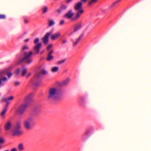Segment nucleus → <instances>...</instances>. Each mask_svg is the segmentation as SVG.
<instances>
[{
    "instance_id": "nucleus-6",
    "label": "nucleus",
    "mask_w": 151,
    "mask_h": 151,
    "mask_svg": "<svg viewBox=\"0 0 151 151\" xmlns=\"http://www.w3.org/2000/svg\"><path fill=\"white\" fill-rule=\"evenodd\" d=\"M34 123V119L31 117H28L24 121V125L27 129H30Z\"/></svg>"
},
{
    "instance_id": "nucleus-34",
    "label": "nucleus",
    "mask_w": 151,
    "mask_h": 151,
    "mask_svg": "<svg viewBox=\"0 0 151 151\" xmlns=\"http://www.w3.org/2000/svg\"><path fill=\"white\" fill-rule=\"evenodd\" d=\"M52 44H50L47 47V50H49L52 47Z\"/></svg>"
},
{
    "instance_id": "nucleus-48",
    "label": "nucleus",
    "mask_w": 151,
    "mask_h": 151,
    "mask_svg": "<svg viewBox=\"0 0 151 151\" xmlns=\"http://www.w3.org/2000/svg\"><path fill=\"white\" fill-rule=\"evenodd\" d=\"M5 151H9V150H5Z\"/></svg>"
},
{
    "instance_id": "nucleus-46",
    "label": "nucleus",
    "mask_w": 151,
    "mask_h": 151,
    "mask_svg": "<svg viewBox=\"0 0 151 151\" xmlns=\"http://www.w3.org/2000/svg\"><path fill=\"white\" fill-rule=\"evenodd\" d=\"M72 0H68L67 1V3H68L70 2Z\"/></svg>"
},
{
    "instance_id": "nucleus-17",
    "label": "nucleus",
    "mask_w": 151,
    "mask_h": 151,
    "mask_svg": "<svg viewBox=\"0 0 151 151\" xmlns=\"http://www.w3.org/2000/svg\"><path fill=\"white\" fill-rule=\"evenodd\" d=\"M74 14V13H72V10H71L65 14L64 16V18L68 17V19H71L72 17Z\"/></svg>"
},
{
    "instance_id": "nucleus-29",
    "label": "nucleus",
    "mask_w": 151,
    "mask_h": 151,
    "mask_svg": "<svg viewBox=\"0 0 151 151\" xmlns=\"http://www.w3.org/2000/svg\"><path fill=\"white\" fill-rule=\"evenodd\" d=\"M55 24V22L53 20H50L49 22V26L51 27Z\"/></svg>"
},
{
    "instance_id": "nucleus-44",
    "label": "nucleus",
    "mask_w": 151,
    "mask_h": 151,
    "mask_svg": "<svg viewBox=\"0 0 151 151\" xmlns=\"http://www.w3.org/2000/svg\"><path fill=\"white\" fill-rule=\"evenodd\" d=\"M28 21L27 20V19H25V20H24V23L26 24H27V23H28Z\"/></svg>"
},
{
    "instance_id": "nucleus-20",
    "label": "nucleus",
    "mask_w": 151,
    "mask_h": 151,
    "mask_svg": "<svg viewBox=\"0 0 151 151\" xmlns=\"http://www.w3.org/2000/svg\"><path fill=\"white\" fill-rule=\"evenodd\" d=\"M61 35L60 33L59 32L57 33L52 35L51 36V39L52 40H55L57 39Z\"/></svg>"
},
{
    "instance_id": "nucleus-24",
    "label": "nucleus",
    "mask_w": 151,
    "mask_h": 151,
    "mask_svg": "<svg viewBox=\"0 0 151 151\" xmlns=\"http://www.w3.org/2000/svg\"><path fill=\"white\" fill-rule=\"evenodd\" d=\"M54 58V57L52 55L48 54L46 60L47 61H50Z\"/></svg>"
},
{
    "instance_id": "nucleus-9",
    "label": "nucleus",
    "mask_w": 151,
    "mask_h": 151,
    "mask_svg": "<svg viewBox=\"0 0 151 151\" xmlns=\"http://www.w3.org/2000/svg\"><path fill=\"white\" fill-rule=\"evenodd\" d=\"M3 75L0 73V86H3L7 83L8 79L6 77H3Z\"/></svg>"
},
{
    "instance_id": "nucleus-16",
    "label": "nucleus",
    "mask_w": 151,
    "mask_h": 151,
    "mask_svg": "<svg viewBox=\"0 0 151 151\" xmlns=\"http://www.w3.org/2000/svg\"><path fill=\"white\" fill-rule=\"evenodd\" d=\"M68 6L65 4L62 5L60 8L56 10V11L58 12L59 14L62 13L63 12L67 9Z\"/></svg>"
},
{
    "instance_id": "nucleus-14",
    "label": "nucleus",
    "mask_w": 151,
    "mask_h": 151,
    "mask_svg": "<svg viewBox=\"0 0 151 151\" xmlns=\"http://www.w3.org/2000/svg\"><path fill=\"white\" fill-rule=\"evenodd\" d=\"M91 129H88L83 135L82 137L83 140H85L91 135Z\"/></svg>"
},
{
    "instance_id": "nucleus-26",
    "label": "nucleus",
    "mask_w": 151,
    "mask_h": 151,
    "mask_svg": "<svg viewBox=\"0 0 151 151\" xmlns=\"http://www.w3.org/2000/svg\"><path fill=\"white\" fill-rule=\"evenodd\" d=\"M122 0H118V1H116L115 2H114L112 5V7H112L114 6H117L119 5V3L121 2Z\"/></svg>"
},
{
    "instance_id": "nucleus-27",
    "label": "nucleus",
    "mask_w": 151,
    "mask_h": 151,
    "mask_svg": "<svg viewBox=\"0 0 151 151\" xmlns=\"http://www.w3.org/2000/svg\"><path fill=\"white\" fill-rule=\"evenodd\" d=\"M48 10V7L47 6H45L43 8H42V13L43 14L46 13L47 12Z\"/></svg>"
},
{
    "instance_id": "nucleus-28",
    "label": "nucleus",
    "mask_w": 151,
    "mask_h": 151,
    "mask_svg": "<svg viewBox=\"0 0 151 151\" xmlns=\"http://www.w3.org/2000/svg\"><path fill=\"white\" fill-rule=\"evenodd\" d=\"M27 72V69L26 68L24 67L22 68V76H23L25 75Z\"/></svg>"
},
{
    "instance_id": "nucleus-19",
    "label": "nucleus",
    "mask_w": 151,
    "mask_h": 151,
    "mask_svg": "<svg viewBox=\"0 0 151 151\" xmlns=\"http://www.w3.org/2000/svg\"><path fill=\"white\" fill-rule=\"evenodd\" d=\"M82 26L81 24H79L77 25L75 27L74 31L70 33L69 35V36H70L73 32H75L77 30L80 29L82 27Z\"/></svg>"
},
{
    "instance_id": "nucleus-1",
    "label": "nucleus",
    "mask_w": 151,
    "mask_h": 151,
    "mask_svg": "<svg viewBox=\"0 0 151 151\" xmlns=\"http://www.w3.org/2000/svg\"><path fill=\"white\" fill-rule=\"evenodd\" d=\"M29 48L28 46H25L22 49V52H23L24 57L22 59H21L23 57L22 53H21L17 54L16 57V59L18 60L17 64H20L22 63H27L28 64H30L32 62V60L31 57L33 54L32 51H30L27 54V52L24 51L25 50H28Z\"/></svg>"
},
{
    "instance_id": "nucleus-36",
    "label": "nucleus",
    "mask_w": 151,
    "mask_h": 151,
    "mask_svg": "<svg viewBox=\"0 0 151 151\" xmlns=\"http://www.w3.org/2000/svg\"><path fill=\"white\" fill-rule=\"evenodd\" d=\"M64 22L65 21L64 20H61L60 22V25H62L64 23Z\"/></svg>"
},
{
    "instance_id": "nucleus-18",
    "label": "nucleus",
    "mask_w": 151,
    "mask_h": 151,
    "mask_svg": "<svg viewBox=\"0 0 151 151\" xmlns=\"http://www.w3.org/2000/svg\"><path fill=\"white\" fill-rule=\"evenodd\" d=\"M83 34H82L81 35L78 39H75V40H76V42H75L74 40L73 39H71V41L73 43L74 46L75 47L77 45L78 43L79 42V41L80 40H81V37L83 36Z\"/></svg>"
},
{
    "instance_id": "nucleus-33",
    "label": "nucleus",
    "mask_w": 151,
    "mask_h": 151,
    "mask_svg": "<svg viewBox=\"0 0 151 151\" xmlns=\"http://www.w3.org/2000/svg\"><path fill=\"white\" fill-rule=\"evenodd\" d=\"M0 142L1 143H3L4 142V138L2 137H0ZM1 148V145L0 144V149Z\"/></svg>"
},
{
    "instance_id": "nucleus-38",
    "label": "nucleus",
    "mask_w": 151,
    "mask_h": 151,
    "mask_svg": "<svg viewBox=\"0 0 151 151\" xmlns=\"http://www.w3.org/2000/svg\"><path fill=\"white\" fill-rule=\"evenodd\" d=\"M20 82L19 81L16 82L15 83V85L16 86H19L20 84Z\"/></svg>"
},
{
    "instance_id": "nucleus-37",
    "label": "nucleus",
    "mask_w": 151,
    "mask_h": 151,
    "mask_svg": "<svg viewBox=\"0 0 151 151\" xmlns=\"http://www.w3.org/2000/svg\"><path fill=\"white\" fill-rule=\"evenodd\" d=\"M65 61V60H63L58 62V63L59 64H61L63 63Z\"/></svg>"
},
{
    "instance_id": "nucleus-42",
    "label": "nucleus",
    "mask_w": 151,
    "mask_h": 151,
    "mask_svg": "<svg viewBox=\"0 0 151 151\" xmlns=\"http://www.w3.org/2000/svg\"><path fill=\"white\" fill-rule=\"evenodd\" d=\"M53 52V50H51L48 53V54L52 55V54Z\"/></svg>"
},
{
    "instance_id": "nucleus-15",
    "label": "nucleus",
    "mask_w": 151,
    "mask_h": 151,
    "mask_svg": "<svg viewBox=\"0 0 151 151\" xmlns=\"http://www.w3.org/2000/svg\"><path fill=\"white\" fill-rule=\"evenodd\" d=\"M77 13L76 16L72 18V20L73 21H76L80 17L81 15L83 12V10H81L80 11H77Z\"/></svg>"
},
{
    "instance_id": "nucleus-22",
    "label": "nucleus",
    "mask_w": 151,
    "mask_h": 151,
    "mask_svg": "<svg viewBox=\"0 0 151 151\" xmlns=\"http://www.w3.org/2000/svg\"><path fill=\"white\" fill-rule=\"evenodd\" d=\"M70 79L68 78L64 80L61 83L60 85L64 86L66 85L69 81Z\"/></svg>"
},
{
    "instance_id": "nucleus-8",
    "label": "nucleus",
    "mask_w": 151,
    "mask_h": 151,
    "mask_svg": "<svg viewBox=\"0 0 151 151\" xmlns=\"http://www.w3.org/2000/svg\"><path fill=\"white\" fill-rule=\"evenodd\" d=\"M41 112V106L40 105L36 106L34 108L32 112V114L34 116H38L40 114Z\"/></svg>"
},
{
    "instance_id": "nucleus-3",
    "label": "nucleus",
    "mask_w": 151,
    "mask_h": 151,
    "mask_svg": "<svg viewBox=\"0 0 151 151\" xmlns=\"http://www.w3.org/2000/svg\"><path fill=\"white\" fill-rule=\"evenodd\" d=\"M34 95V93H31L25 98L24 103L19 107L18 111L20 115H22L24 114L29 104L32 101V98Z\"/></svg>"
},
{
    "instance_id": "nucleus-39",
    "label": "nucleus",
    "mask_w": 151,
    "mask_h": 151,
    "mask_svg": "<svg viewBox=\"0 0 151 151\" xmlns=\"http://www.w3.org/2000/svg\"><path fill=\"white\" fill-rule=\"evenodd\" d=\"M21 71V70H18L16 71V73L17 75H19V73H20V72Z\"/></svg>"
},
{
    "instance_id": "nucleus-5",
    "label": "nucleus",
    "mask_w": 151,
    "mask_h": 151,
    "mask_svg": "<svg viewBox=\"0 0 151 151\" xmlns=\"http://www.w3.org/2000/svg\"><path fill=\"white\" fill-rule=\"evenodd\" d=\"M21 123L20 121H17L14 129L13 130L12 135L14 136H19L22 134L23 132L20 130Z\"/></svg>"
},
{
    "instance_id": "nucleus-40",
    "label": "nucleus",
    "mask_w": 151,
    "mask_h": 151,
    "mask_svg": "<svg viewBox=\"0 0 151 151\" xmlns=\"http://www.w3.org/2000/svg\"><path fill=\"white\" fill-rule=\"evenodd\" d=\"M11 151H17V149L16 148H12L11 149Z\"/></svg>"
},
{
    "instance_id": "nucleus-10",
    "label": "nucleus",
    "mask_w": 151,
    "mask_h": 151,
    "mask_svg": "<svg viewBox=\"0 0 151 151\" xmlns=\"http://www.w3.org/2000/svg\"><path fill=\"white\" fill-rule=\"evenodd\" d=\"M83 2L81 1H79L76 3L74 7L75 10L77 11H80L81 10H83L82 9Z\"/></svg>"
},
{
    "instance_id": "nucleus-32",
    "label": "nucleus",
    "mask_w": 151,
    "mask_h": 151,
    "mask_svg": "<svg viewBox=\"0 0 151 151\" xmlns=\"http://www.w3.org/2000/svg\"><path fill=\"white\" fill-rule=\"evenodd\" d=\"M6 18V16L4 14H0V19H4Z\"/></svg>"
},
{
    "instance_id": "nucleus-7",
    "label": "nucleus",
    "mask_w": 151,
    "mask_h": 151,
    "mask_svg": "<svg viewBox=\"0 0 151 151\" xmlns=\"http://www.w3.org/2000/svg\"><path fill=\"white\" fill-rule=\"evenodd\" d=\"M39 39L38 38H36L34 41V43L35 44V46L33 47V50L35 52V53L38 54L40 51V48L42 46V44L41 42L38 44L37 43L39 42Z\"/></svg>"
},
{
    "instance_id": "nucleus-2",
    "label": "nucleus",
    "mask_w": 151,
    "mask_h": 151,
    "mask_svg": "<svg viewBox=\"0 0 151 151\" xmlns=\"http://www.w3.org/2000/svg\"><path fill=\"white\" fill-rule=\"evenodd\" d=\"M63 96L62 91L59 90L55 88L50 89L47 97L49 101H57L60 100Z\"/></svg>"
},
{
    "instance_id": "nucleus-41",
    "label": "nucleus",
    "mask_w": 151,
    "mask_h": 151,
    "mask_svg": "<svg viewBox=\"0 0 151 151\" xmlns=\"http://www.w3.org/2000/svg\"><path fill=\"white\" fill-rule=\"evenodd\" d=\"M67 41L66 40H64L62 41V43L63 44H64L65 43L67 42Z\"/></svg>"
},
{
    "instance_id": "nucleus-25",
    "label": "nucleus",
    "mask_w": 151,
    "mask_h": 151,
    "mask_svg": "<svg viewBox=\"0 0 151 151\" xmlns=\"http://www.w3.org/2000/svg\"><path fill=\"white\" fill-rule=\"evenodd\" d=\"M18 149L20 151L23 150L24 149L23 145L22 143L18 145Z\"/></svg>"
},
{
    "instance_id": "nucleus-13",
    "label": "nucleus",
    "mask_w": 151,
    "mask_h": 151,
    "mask_svg": "<svg viewBox=\"0 0 151 151\" xmlns=\"http://www.w3.org/2000/svg\"><path fill=\"white\" fill-rule=\"evenodd\" d=\"M50 34V33L49 32L47 33L42 38L43 42L45 45H46L48 44L49 42V37Z\"/></svg>"
},
{
    "instance_id": "nucleus-31",
    "label": "nucleus",
    "mask_w": 151,
    "mask_h": 151,
    "mask_svg": "<svg viewBox=\"0 0 151 151\" xmlns=\"http://www.w3.org/2000/svg\"><path fill=\"white\" fill-rule=\"evenodd\" d=\"M91 1L89 3V5H91L92 4L96 3L98 0H90Z\"/></svg>"
},
{
    "instance_id": "nucleus-43",
    "label": "nucleus",
    "mask_w": 151,
    "mask_h": 151,
    "mask_svg": "<svg viewBox=\"0 0 151 151\" xmlns=\"http://www.w3.org/2000/svg\"><path fill=\"white\" fill-rule=\"evenodd\" d=\"M31 74V73H29L27 76V78H28Z\"/></svg>"
},
{
    "instance_id": "nucleus-23",
    "label": "nucleus",
    "mask_w": 151,
    "mask_h": 151,
    "mask_svg": "<svg viewBox=\"0 0 151 151\" xmlns=\"http://www.w3.org/2000/svg\"><path fill=\"white\" fill-rule=\"evenodd\" d=\"M8 109V108L5 107V108L2 111V112L1 113V116L2 117H4V115L6 112L7 111Z\"/></svg>"
},
{
    "instance_id": "nucleus-12",
    "label": "nucleus",
    "mask_w": 151,
    "mask_h": 151,
    "mask_svg": "<svg viewBox=\"0 0 151 151\" xmlns=\"http://www.w3.org/2000/svg\"><path fill=\"white\" fill-rule=\"evenodd\" d=\"M10 70L9 69H6L4 70L1 71H0V73H1L3 75V77H5L4 75L5 74H6L7 75L9 78H10L12 76V74L10 72Z\"/></svg>"
},
{
    "instance_id": "nucleus-30",
    "label": "nucleus",
    "mask_w": 151,
    "mask_h": 151,
    "mask_svg": "<svg viewBox=\"0 0 151 151\" xmlns=\"http://www.w3.org/2000/svg\"><path fill=\"white\" fill-rule=\"evenodd\" d=\"M58 70V67L57 66H55L52 68V71L53 72H55L57 71Z\"/></svg>"
},
{
    "instance_id": "nucleus-47",
    "label": "nucleus",
    "mask_w": 151,
    "mask_h": 151,
    "mask_svg": "<svg viewBox=\"0 0 151 151\" xmlns=\"http://www.w3.org/2000/svg\"><path fill=\"white\" fill-rule=\"evenodd\" d=\"M29 40V39H27L25 40V42H28Z\"/></svg>"
},
{
    "instance_id": "nucleus-4",
    "label": "nucleus",
    "mask_w": 151,
    "mask_h": 151,
    "mask_svg": "<svg viewBox=\"0 0 151 151\" xmlns=\"http://www.w3.org/2000/svg\"><path fill=\"white\" fill-rule=\"evenodd\" d=\"M47 71L45 69L42 70L41 72L36 74L32 79V83L34 85L36 86H38L40 84L42 79V74L45 75L47 73Z\"/></svg>"
},
{
    "instance_id": "nucleus-11",
    "label": "nucleus",
    "mask_w": 151,
    "mask_h": 151,
    "mask_svg": "<svg viewBox=\"0 0 151 151\" xmlns=\"http://www.w3.org/2000/svg\"><path fill=\"white\" fill-rule=\"evenodd\" d=\"M14 97L13 96H11L8 98H5L2 100L3 101H6V107L8 108L9 105L11 103V101L14 99Z\"/></svg>"
},
{
    "instance_id": "nucleus-45",
    "label": "nucleus",
    "mask_w": 151,
    "mask_h": 151,
    "mask_svg": "<svg viewBox=\"0 0 151 151\" xmlns=\"http://www.w3.org/2000/svg\"><path fill=\"white\" fill-rule=\"evenodd\" d=\"M87 0H81V1L82 2H85Z\"/></svg>"
},
{
    "instance_id": "nucleus-21",
    "label": "nucleus",
    "mask_w": 151,
    "mask_h": 151,
    "mask_svg": "<svg viewBox=\"0 0 151 151\" xmlns=\"http://www.w3.org/2000/svg\"><path fill=\"white\" fill-rule=\"evenodd\" d=\"M12 124L10 122H8L5 126L6 130H9L11 128Z\"/></svg>"
},
{
    "instance_id": "nucleus-35",
    "label": "nucleus",
    "mask_w": 151,
    "mask_h": 151,
    "mask_svg": "<svg viewBox=\"0 0 151 151\" xmlns=\"http://www.w3.org/2000/svg\"><path fill=\"white\" fill-rule=\"evenodd\" d=\"M86 100V98L84 97H82L81 99V102H84Z\"/></svg>"
}]
</instances>
